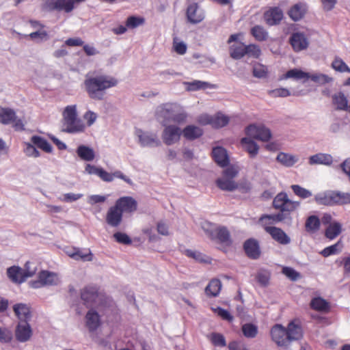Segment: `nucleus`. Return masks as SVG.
Listing matches in <instances>:
<instances>
[{"mask_svg": "<svg viewBox=\"0 0 350 350\" xmlns=\"http://www.w3.org/2000/svg\"><path fill=\"white\" fill-rule=\"evenodd\" d=\"M270 332L273 341L284 349H288L292 342L299 340L303 337L302 327L297 319L291 321L287 327L275 324Z\"/></svg>", "mask_w": 350, "mask_h": 350, "instance_id": "nucleus-1", "label": "nucleus"}, {"mask_svg": "<svg viewBox=\"0 0 350 350\" xmlns=\"http://www.w3.org/2000/svg\"><path fill=\"white\" fill-rule=\"evenodd\" d=\"M117 84L116 79L105 75L87 77L84 81L85 88L90 98L98 100L104 98L106 90L115 87Z\"/></svg>", "mask_w": 350, "mask_h": 350, "instance_id": "nucleus-2", "label": "nucleus"}, {"mask_svg": "<svg viewBox=\"0 0 350 350\" xmlns=\"http://www.w3.org/2000/svg\"><path fill=\"white\" fill-rule=\"evenodd\" d=\"M64 130L67 133L83 132L85 125L77 118L76 105L67 106L63 112Z\"/></svg>", "mask_w": 350, "mask_h": 350, "instance_id": "nucleus-3", "label": "nucleus"}, {"mask_svg": "<svg viewBox=\"0 0 350 350\" xmlns=\"http://www.w3.org/2000/svg\"><path fill=\"white\" fill-rule=\"evenodd\" d=\"M60 282L57 273L44 270L39 272L38 279L30 281L29 285L33 288H40L44 286H57Z\"/></svg>", "mask_w": 350, "mask_h": 350, "instance_id": "nucleus-4", "label": "nucleus"}, {"mask_svg": "<svg viewBox=\"0 0 350 350\" xmlns=\"http://www.w3.org/2000/svg\"><path fill=\"white\" fill-rule=\"evenodd\" d=\"M245 132L248 137L263 142H267L271 137V131L264 125L250 124L245 128Z\"/></svg>", "mask_w": 350, "mask_h": 350, "instance_id": "nucleus-5", "label": "nucleus"}, {"mask_svg": "<svg viewBox=\"0 0 350 350\" xmlns=\"http://www.w3.org/2000/svg\"><path fill=\"white\" fill-rule=\"evenodd\" d=\"M28 23L33 29H36V31L28 35H25V37H29L31 40L38 43L45 42L49 40V34L46 30L44 29L45 27L44 24L40 23L39 21L33 19L29 20Z\"/></svg>", "mask_w": 350, "mask_h": 350, "instance_id": "nucleus-6", "label": "nucleus"}, {"mask_svg": "<svg viewBox=\"0 0 350 350\" xmlns=\"http://www.w3.org/2000/svg\"><path fill=\"white\" fill-rule=\"evenodd\" d=\"M273 206L282 212H291L299 206V202L289 200L285 193H280L273 199Z\"/></svg>", "mask_w": 350, "mask_h": 350, "instance_id": "nucleus-7", "label": "nucleus"}, {"mask_svg": "<svg viewBox=\"0 0 350 350\" xmlns=\"http://www.w3.org/2000/svg\"><path fill=\"white\" fill-rule=\"evenodd\" d=\"M81 298L87 307L97 306L100 299L98 290L94 286L85 287L81 291Z\"/></svg>", "mask_w": 350, "mask_h": 350, "instance_id": "nucleus-8", "label": "nucleus"}, {"mask_svg": "<svg viewBox=\"0 0 350 350\" xmlns=\"http://www.w3.org/2000/svg\"><path fill=\"white\" fill-rule=\"evenodd\" d=\"M135 134L138 137L139 144L142 146L156 147L161 144V142L155 133L137 129L135 131Z\"/></svg>", "mask_w": 350, "mask_h": 350, "instance_id": "nucleus-9", "label": "nucleus"}, {"mask_svg": "<svg viewBox=\"0 0 350 350\" xmlns=\"http://www.w3.org/2000/svg\"><path fill=\"white\" fill-rule=\"evenodd\" d=\"M183 131L176 126L170 125L166 126L162 133V139L166 145H172L177 142L180 137Z\"/></svg>", "mask_w": 350, "mask_h": 350, "instance_id": "nucleus-10", "label": "nucleus"}, {"mask_svg": "<svg viewBox=\"0 0 350 350\" xmlns=\"http://www.w3.org/2000/svg\"><path fill=\"white\" fill-rule=\"evenodd\" d=\"M33 334L32 329L28 322L19 321L15 329L16 339L20 342L29 341Z\"/></svg>", "mask_w": 350, "mask_h": 350, "instance_id": "nucleus-11", "label": "nucleus"}, {"mask_svg": "<svg viewBox=\"0 0 350 350\" xmlns=\"http://www.w3.org/2000/svg\"><path fill=\"white\" fill-rule=\"evenodd\" d=\"M289 42L295 52L305 50L309 45V41L304 33H293L289 38Z\"/></svg>", "mask_w": 350, "mask_h": 350, "instance_id": "nucleus-12", "label": "nucleus"}, {"mask_svg": "<svg viewBox=\"0 0 350 350\" xmlns=\"http://www.w3.org/2000/svg\"><path fill=\"white\" fill-rule=\"evenodd\" d=\"M283 12L278 7L271 8L264 14L266 23L269 26L278 25L283 18Z\"/></svg>", "mask_w": 350, "mask_h": 350, "instance_id": "nucleus-13", "label": "nucleus"}, {"mask_svg": "<svg viewBox=\"0 0 350 350\" xmlns=\"http://www.w3.org/2000/svg\"><path fill=\"white\" fill-rule=\"evenodd\" d=\"M186 15L188 21L192 24L199 23L204 18L203 11L199 9L196 3H193L187 7Z\"/></svg>", "mask_w": 350, "mask_h": 350, "instance_id": "nucleus-14", "label": "nucleus"}, {"mask_svg": "<svg viewBox=\"0 0 350 350\" xmlns=\"http://www.w3.org/2000/svg\"><path fill=\"white\" fill-rule=\"evenodd\" d=\"M122 210L116 204L110 207L106 215V222L111 227L118 226L122 220Z\"/></svg>", "mask_w": 350, "mask_h": 350, "instance_id": "nucleus-15", "label": "nucleus"}, {"mask_svg": "<svg viewBox=\"0 0 350 350\" xmlns=\"http://www.w3.org/2000/svg\"><path fill=\"white\" fill-rule=\"evenodd\" d=\"M265 230L278 243L282 245L290 243L291 238L281 228L274 226H266Z\"/></svg>", "mask_w": 350, "mask_h": 350, "instance_id": "nucleus-16", "label": "nucleus"}, {"mask_svg": "<svg viewBox=\"0 0 350 350\" xmlns=\"http://www.w3.org/2000/svg\"><path fill=\"white\" fill-rule=\"evenodd\" d=\"M244 250L248 257L252 259H258L260 256L259 243L254 239H249L244 243Z\"/></svg>", "mask_w": 350, "mask_h": 350, "instance_id": "nucleus-17", "label": "nucleus"}, {"mask_svg": "<svg viewBox=\"0 0 350 350\" xmlns=\"http://www.w3.org/2000/svg\"><path fill=\"white\" fill-rule=\"evenodd\" d=\"M31 142L33 146L29 144L28 147H30L33 150V153H38L36 148L46 152H50L52 150V147L50 144L42 137L33 135L31 138Z\"/></svg>", "mask_w": 350, "mask_h": 350, "instance_id": "nucleus-18", "label": "nucleus"}, {"mask_svg": "<svg viewBox=\"0 0 350 350\" xmlns=\"http://www.w3.org/2000/svg\"><path fill=\"white\" fill-rule=\"evenodd\" d=\"M120 210H122V213L129 212L132 213L137 210V201L132 197H122L119 198L115 204Z\"/></svg>", "mask_w": 350, "mask_h": 350, "instance_id": "nucleus-19", "label": "nucleus"}, {"mask_svg": "<svg viewBox=\"0 0 350 350\" xmlns=\"http://www.w3.org/2000/svg\"><path fill=\"white\" fill-rule=\"evenodd\" d=\"M7 275L15 284H21L27 280L23 269L18 266L14 265L8 268Z\"/></svg>", "mask_w": 350, "mask_h": 350, "instance_id": "nucleus-20", "label": "nucleus"}, {"mask_svg": "<svg viewBox=\"0 0 350 350\" xmlns=\"http://www.w3.org/2000/svg\"><path fill=\"white\" fill-rule=\"evenodd\" d=\"M67 254L72 258L77 260L92 261L93 260V254L90 250H80L73 248L66 252Z\"/></svg>", "mask_w": 350, "mask_h": 350, "instance_id": "nucleus-21", "label": "nucleus"}, {"mask_svg": "<svg viewBox=\"0 0 350 350\" xmlns=\"http://www.w3.org/2000/svg\"><path fill=\"white\" fill-rule=\"evenodd\" d=\"M85 172L89 174H94L98 176L105 182L113 181V175L103 170L102 167L87 164L85 166Z\"/></svg>", "mask_w": 350, "mask_h": 350, "instance_id": "nucleus-22", "label": "nucleus"}, {"mask_svg": "<svg viewBox=\"0 0 350 350\" xmlns=\"http://www.w3.org/2000/svg\"><path fill=\"white\" fill-rule=\"evenodd\" d=\"M306 12V5L304 3H298L289 9L288 15L293 21H298L304 18Z\"/></svg>", "mask_w": 350, "mask_h": 350, "instance_id": "nucleus-23", "label": "nucleus"}, {"mask_svg": "<svg viewBox=\"0 0 350 350\" xmlns=\"http://www.w3.org/2000/svg\"><path fill=\"white\" fill-rule=\"evenodd\" d=\"M85 324L90 332L95 331L100 324L98 312L93 309L90 310L85 315Z\"/></svg>", "mask_w": 350, "mask_h": 350, "instance_id": "nucleus-24", "label": "nucleus"}, {"mask_svg": "<svg viewBox=\"0 0 350 350\" xmlns=\"http://www.w3.org/2000/svg\"><path fill=\"white\" fill-rule=\"evenodd\" d=\"M14 311L20 321L28 322L31 314L29 308L25 304H16L13 307Z\"/></svg>", "mask_w": 350, "mask_h": 350, "instance_id": "nucleus-25", "label": "nucleus"}, {"mask_svg": "<svg viewBox=\"0 0 350 350\" xmlns=\"http://www.w3.org/2000/svg\"><path fill=\"white\" fill-rule=\"evenodd\" d=\"M335 198V191H328L316 195L314 200L319 204L331 206L336 204Z\"/></svg>", "mask_w": 350, "mask_h": 350, "instance_id": "nucleus-26", "label": "nucleus"}, {"mask_svg": "<svg viewBox=\"0 0 350 350\" xmlns=\"http://www.w3.org/2000/svg\"><path fill=\"white\" fill-rule=\"evenodd\" d=\"M246 45L242 42H235L229 48L230 57L234 59H240L245 55Z\"/></svg>", "mask_w": 350, "mask_h": 350, "instance_id": "nucleus-27", "label": "nucleus"}, {"mask_svg": "<svg viewBox=\"0 0 350 350\" xmlns=\"http://www.w3.org/2000/svg\"><path fill=\"white\" fill-rule=\"evenodd\" d=\"M75 8L74 0H56L51 3V9L58 11L64 10L69 13Z\"/></svg>", "mask_w": 350, "mask_h": 350, "instance_id": "nucleus-28", "label": "nucleus"}, {"mask_svg": "<svg viewBox=\"0 0 350 350\" xmlns=\"http://www.w3.org/2000/svg\"><path fill=\"white\" fill-rule=\"evenodd\" d=\"M16 112L14 109L9 107H3L0 106V122L2 124H10L14 121Z\"/></svg>", "mask_w": 350, "mask_h": 350, "instance_id": "nucleus-29", "label": "nucleus"}, {"mask_svg": "<svg viewBox=\"0 0 350 350\" xmlns=\"http://www.w3.org/2000/svg\"><path fill=\"white\" fill-rule=\"evenodd\" d=\"M332 103L337 110L347 111L349 107L347 98L342 92L334 94L332 96Z\"/></svg>", "mask_w": 350, "mask_h": 350, "instance_id": "nucleus-30", "label": "nucleus"}, {"mask_svg": "<svg viewBox=\"0 0 350 350\" xmlns=\"http://www.w3.org/2000/svg\"><path fill=\"white\" fill-rule=\"evenodd\" d=\"M203 131L198 126L189 125L183 130V135L185 138L189 140H193L201 137Z\"/></svg>", "mask_w": 350, "mask_h": 350, "instance_id": "nucleus-31", "label": "nucleus"}, {"mask_svg": "<svg viewBox=\"0 0 350 350\" xmlns=\"http://www.w3.org/2000/svg\"><path fill=\"white\" fill-rule=\"evenodd\" d=\"M217 187L221 190L232 191L235 190L238 185L233 179L223 176L216 181Z\"/></svg>", "mask_w": 350, "mask_h": 350, "instance_id": "nucleus-32", "label": "nucleus"}, {"mask_svg": "<svg viewBox=\"0 0 350 350\" xmlns=\"http://www.w3.org/2000/svg\"><path fill=\"white\" fill-rule=\"evenodd\" d=\"M250 33L256 40L259 42L266 41L269 36L266 29L262 26L258 25L251 28Z\"/></svg>", "mask_w": 350, "mask_h": 350, "instance_id": "nucleus-33", "label": "nucleus"}, {"mask_svg": "<svg viewBox=\"0 0 350 350\" xmlns=\"http://www.w3.org/2000/svg\"><path fill=\"white\" fill-rule=\"evenodd\" d=\"M221 288V284L219 280H212L205 288V293L208 296L216 297L219 295Z\"/></svg>", "mask_w": 350, "mask_h": 350, "instance_id": "nucleus-34", "label": "nucleus"}, {"mask_svg": "<svg viewBox=\"0 0 350 350\" xmlns=\"http://www.w3.org/2000/svg\"><path fill=\"white\" fill-rule=\"evenodd\" d=\"M310 164H321L330 165L333 159L331 154H313L310 157Z\"/></svg>", "mask_w": 350, "mask_h": 350, "instance_id": "nucleus-35", "label": "nucleus"}, {"mask_svg": "<svg viewBox=\"0 0 350 350\" xmlns=\"http://www.w3.org/2000/svg\"><path fill=\"white\" fill-rule=\"evenodd\" d=\"M243 150L247 152V153H258V146L256 143L250 138L243 137L240 142Z\"/></svg>", "mask_w": 350, "mask_h": 350, "instance_id": "nucleus-36", "label": "nucleus"}, {"mask_svg": "<svg viewBox=\"0 0 350 350\" xmlns=\"http://www.w3.org/2000/svg\"><path fill=\"white\" fill-rule=\"evenodd\" d=\"M320 225L319 219L315 215H311L306 219L305 228L308 232L314 233L319 229Z\"/></svg>", "mask_w": 350, "mask_h": 350, "instance_id": "nucleus-37", "label": "nucleus"}, {"mask_svg": "<svg viewBox=\"0 0 350 350\" xmlns=\"http://www.w3.org/2000/svg\"><path fill=\"white\" fill-rule=\"evenodd\" d=\"M215 235V239H217L220 243L230 245L232 242L230 232L226 227H218Z\"/></svg>", "mask_w": 350, "mask_h": 350, "instance_id": "nucleus-38", "label": "nucleus"}, {"mask_svg": "<svg viewBox=\"0 0 350 350\" xmlns=\"http://www.w3.org/2000/svg\"><path fill=\"white\" fill-rule=\"evenodd\" d=\"M229 117L219 112L213 116L212 126L215 129L222 128L229 122Z\"/></svg>", "mask_w": 350, "mask_h": 350, "instance_id": "nucleus-39", "label": "nucleus"}, {"mask_svg": "<svg viewBox=\"0 0 350 350\" xmlns=\"http://www.w3.org/2000/svg\"><path fill=\"white\" fill-rule=\"evenodd\" d=\"M310 74L308 72H305L301 70L294 68L289 70L286 72L282 79H288L293 78L296 80L299 79H309Z\"/></svg>", "mask_w": 350, "mask_h": 350, "instance_id": "nucleus-40", "label": "nucleus"}, {"mask_svg": "<svg viewBox=\"0 0 350 350\" xmlns=\"http://www.w3.org/2000/svg\"><path fill=\"white\" fill-rule=\"evenodd\" d=\"M268 68L266 66L255 62L253 64L252 75L254 77L258 79L266 78L268 75Z\"/></svg>", "mask_w": 350, "mask_h": 350, "instance_id": "nucleus-41", "label": "nucleus"}, {"mask_svg": "<svg viewBox=\"0 0 350 350\" xmlns=\"http://www.w3.org/2000/svg\"><path fill=\"white\" fill-rule=\"evenodd\" d=\"M172 114V107L169 104H165L162 106H160L157 109V116L159 118H163L167 121H170Z\"/></svg>", "mask_w": 350, "mask_h": 350, "instance_id": "nucleus-42", "label": "nucleus"}, {"mask_svg": "<svg viewBox=\"0 0 350 350\" xmlns=\"http://www.w3.org/2000/svg\"><path fill=\"white\" fill-rule=\"evenodd\" d=\"M310 307L317 311H327L329 309V303L321 297H315L311 300Z\"/></svg>", "mask_w": 350, "mask_h": 350, "instance_id": "nucleus-43", "label": "nucleus"}, {"mask_svg": "<svg viewBox=\"0 0 350 350\" xmlns=\"http://www.w3.org/2000/svg\"><path fill=\"white\" fill-rule=\"evenodd\" d=\"M276 159L286 167L292 166L298 160L295 154H278Z\"/></svg>", "mask_w": 350, "mask_h": 350, "instance_id": "nucleus-44", "label": "nucleus"}, {"mask_svg": "<svg viewBox=\"0 0 350 350\" xmlns=\"http://www.w3.org/2000/svg\"><path fill=\"white\" fill-rule=\"evenodd\" d=\"M341 232V225L335 222L329 224L325 230V236L329 239H333L336 237Z\"/></svg>", "mask_w": 350, "mask_h": 350, "instance_id": "nucleus-45", "label": "nucleus"}, {"mask_svg": "<svg viewBox=\"0 0 350 350\" xmlns=\"http://www.w3.org/2000/svg\"><path fill=\"white\" fill-rule=\"evenodd\" d=\"M342 248V243H341L340 241H338L336 243H335L331 246H329L327 247H325L324 250H322L321 254L323 256L327 257L330 255L338 254L339 252H341Z\"/></svg>", "mask_w": 350, "mask_h": 350, "instance_id": "nucleus-46", "label": "nucleus"}, {"mask_svg": "<svg viewBox=\"0 0 350 350\" xmlns=\"http://www.w3.org/2000/svg\"><path fill=\"white\" fill-rule=\"evenodd\" d=\"M332 68L340 72H349L350 73V68L347 64L340 57H336L332 63Z\"/></svg>", "mask_w": 350, "mask_h": 350, "instance_id": "nucleus-47", "label": "nucleus"}, {"mask_svg": "<svg viewBox=\"0 0 350 350\" xmlns=\"http://www.w3.org/2000/svg\"><path fill=\"white\" fill-rule=\"evenodd\" d=\"M261 53L260 48L256 44H250L245 46V55L258 59Z\"/></svg>", "mask_w": 350, "mask_h": 350, "instance_id": "nucleus-48", "label": "nucleus"}, {"mask_svg": "<svg viewBox=\"0 0 350 350\" xmlns=\"http://www.w3.org/2000/svg\"><path fill=\"white\" fill-rule=\"evenodd\" d=\"M24 275L27 278H31L35 275L38 271V264L35 262L27 261L24 266Z\"/></svg>", "mask_w": 350, "mask_h": 350, "instance_id": "nucleus-49", "label": "nucleus"}, {"mask_svg": "<svg viewBox=\"0 0 350 350\" xmlns=\"http://www.w3.org/2000/svg\"><path fill=\"white\" fill-rule=\"evenodd\" d=\"M202 228L210 239L213 240L216 239L215 232L217 227H216L214 224L205 221L202 224Z\"/></svg>", "mask_w": 350, "mask_h": 350, "instance_id": "nucleus-50", "label": "nucleus"}, {"mask_svg": "<svg viewBox=\"0 0 350 350\" xmlns=\"http://www.w3.org/2000/svg\"><path fill=\"white\" fill-rule=\"evenodd\" d=\"M242 331L247 338H254L257 333V327L252 323H246L242 326Z\"/></svg>", "mask_w": 350, "mask_h": 350, "instance_id": "nucleus-51", "label": "nucleus"}, {"mask_svg": "<svg viewBox=\"0 0 350 350\" xmlns=\"http://www.w3.org/2000/svg\"><path fill=\"white\" fill-rule=\"evenodd\" d=\"M291 188L295 194L301 198L305 199L312 196L311 191L305 188L301 187L298 185H293L291 186Z\"/></svg>", "mask_w": 350, "mask_h": 350, "instance_id": "nucleus-52", "label": "nucleus"}, {"mask_svg": "<svg viewBox=\"0 0 350 350\" xmlns=\"http://www.w3.org/2000/svg\"><path fill=\"white\" fill-rule=\"evenodd\" d=\"M144 18L142 17H137L131 16L127 18L126 21V26L130 29H134L137 27L144 24Z\"/></svg>", "mask_w": 350, "mask_h": 350, "instance_id": "nucleus-53", "label": "nucleus"}, {"mask_svg": "<svg viewBox=\"0 0 350 350\" xmlns=\"http://www.w3.org/2000/svg\"><path fill=\"white\" fill-rule=\"evenodd\" d=\"M239 170L240 168L237 164L230 165L224 170L223 176L233 179L237 176Z\"/></svg>", "mask_w": 350, "mask_h": 350, "instance_id": "nucleus-54", "label": "nucleus"}, {"mask_svg": "<svg viewBox=\"0 0 350 350\" xmlns=\"http://www.w3.org/2000/svg\"><path fill=\"white\" fill-rule=\"evenodd\" d=\"M213 159L221 167H227L230 163L228 154H213Z\"/></svg>", "mask_w": 350, "mask_h": 350, "instance_id": "nucleus-55", "label": "nucleus"}, {"mask_svg": "<svg viewBox=\"0 0 350 350\" xmlns=\"http://www.w3.org/2000/svg\"><path fill=\"white\" fill-rule=\"evenodd\" d=\"M336 204H345L350 203V193L335 191Z\"/></svg>", "mask_w": 350, "mask_h": 350, "instance_id": "nucleus-56", "label": "nucleus"}, {"mask_svg": "<svg viewBox=\"0 0 350 350\" xmlns=\"http://www.w3.org/2000/svg\"><path fill=\"white\" fill-rule=\"evenodd\" d=\"M256 278L261 286H265L269 284L270 273L267 271H260L256 274Z\"/></svg>", "mask_w": 350, "mask_h": 350, "instance_id": "nucleus-57", "label": "nucleus"}, {"mask_svg": "<svg viewBox=\"0 0 350 350\" xmlns=\"http://www.w3.org/2000/svg\"><path fill=\"white\" fill-rule=\"evenodd\" d=\"M12 339V332L5 327H0V342L8 343Z\"/></svg>", "mask_w": 350, "mask_h": 350, "instance_id": "nucleus-58", "label": "nucleus"}, {"mask_svg": "<svg viewBox=\"0 0 350 350\" xmlns=\"http://www.w3.org/2000/svg\"><path fill=\"white\" fill-rule=\"evenodd\" d=\"M211 340L215 346L225 347L226 345L225 338L222 334L213 333L211 336Z\"/></svg>", "mask_w": 350, "mask_h": 350, "instance_id": "nucleus-59", "label": "nucleus"}, {"mask_svg": "<svg viewBox=\"0 0 350 350\" xmlns=\"http://www.w3.org/2000/svg\"><path fill=\"white\" fill-rule=\"evenodd\" d=\"M309 79L316 83L325 84L331 81V78L323 74H314L310 75Z\"/></svg>", "mask_w": 350, "mask_h": 350, "instance_id": "nucleus-60", "label": "nucleus"}, {"mask_svg": "<svg viewBox=\"0 0 350 350\" xmlns=\"http://www.w3.org/2000/svg\"><path fill=\"white\" fill-rule=\"evenodd\" d=\"M269 94L272 97H286L290 96L291 93L288 89L280 88L270 90Z\"/></svg>", "mask_w": 350, "mask_h": 350, "instance_id": "nucleus-61", "label": "nucleus"}, {"mask_svg": "<svg viewBox=\"0 0 350 350\" xmlns=\"http://www.w3.org/2000/svg\"><path fill=\"white\" fill-rule=\"evenodd\" d=\"M282 273L293 281L297 280L300 277L299 273L291 267H284Z\"/></svg>", "mask_w": 350, "mask_h": 350, "instance_id": "nucleus-62", "label": "nucleus"}, {"mask_svg": "<svg viewBox=\"0 0 350 350\" xmlns=\"http://www.w3.org/2000/svg\"><path fill=\"white\" fill-rule=\"evenodd\" d=\"M113 237L116 239V241L120 243L126 244V245L131 243V239L125 233L116 232L113 234Z\"/></svg>", "mask_w": 350, "mask_h": 350, "instance_id": "nucleus-63", "label": "nucleus"}, {"mask_svg": "<svg viewBox=\"0 0 350 350\" xmlns=\"http://www.w3.org/2000/svg\"><path fill=\"white\" fill-rule=\"evenodd\" d=\"M173 48L174 51L178 55H184L187 52V45L183 42L174 41Z\"/></svg>", "mask_w": 350, "mask_h": 350, "instance_id": "nucleus-64", "label": "nucleus"}]
</instances>
